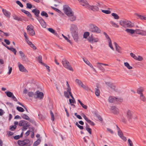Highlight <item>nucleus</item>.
<instances>
[{
	"label": "nucleus",
	"mask_w": 146,
	"mask_h": 146,
	"mask_svg": "<svg viewBox=\"0 0 146 146\" xmlns=\"http://www.w3.org/2000/svg\"><path fill=\"white\" fill-rule=\"evenodd\" d=\"M136 15L139 17V18L143 21H144L145 16L143 15H139L138 14H136Z\"/></svg>",
	"instance_id": "49"
},
{
	"label": "nucleus",
	"mask_w": 146,
	"mask_h": 146,
	"mask_svg": "<svg viewBox=\"0 0 146 146\" xmlns=\"http://www.w3.org/2000/svg\"><path fill=\"white\" fill-rule=\"evenodd\" d=\"M83 60L87 64L92 68L94 71L95 70V69L93 67L92 64L87 59L83 58Z\"/></svg>",
	"instance_id": "17"
},
{
	"label": "nucleus",
	"mask_w": 146,
	"mask_h": 146,
	"mask_svg": "<svg viewBox=\"0 0 146 146\" xmlns=\"http://www.w3.org/2000/svg\"><path fill=\"white\" fill-rule=\"evenodd\" d=\"M64 96L67 98H69V92L67 91H64Z\"/></svg>",
	"instance_id": "56"
},
{
	"label": "nucleus",
	"mask_w": 146,
	"mask_h": 146,
	"mask_svg": "<svg viewBox=\"0 0 146 146\" xmlns=\"http://www.w3.org/2000/svg\"><path fill=\"white\" fill-rule=\"evenodd\" d=\"M108 42L109 46L113 50H114V49L113 48L111 43V40H109V41H108Z\"/></svg>",
	"instance_id": "42"
},
{
	"label": "nucleus",
	"mask_w": 146,
	"mask_h": 146,
	"mask_svg": "<svg viewBox=\"0 0 146 146\" xmlns=\"http://www.w3.org/2000/svg\"><path fill=\"white\" fill-rule=\"evenodd\" d=\"M124 65L125 66L129 69H131L132 68V67L130 66L128 62H125L124 63Z\"/></svg>",
	"instance_id": "37"
},
{
	"label": "nucleus",
	"mask_w": 146,
	"mask_h": 146,
	"mask_svg": "<svg viewBox=\"0 0 146 146\" xmlns=\"http://www.w3.org/2000/svg\"><path fill=\"white\" fill-rule=\"evenodd\" d=\"M38 61L40 64H43L44 63L42 62V57L40 55H39L38 57Z\"/></svg>",
	"instance_id": "38"
},
{
	"label": "nucleus",
	"mask_w": 146,
	"mask_h": 146,
	"mask_svg": "<svg viewBox=\"0 0 146 146\" xmlns=\"http://www.w3.org/2000/svg\"><path fill=\"white\" fill-rule=\"evenodd\" d=\"M97 65V67L101 70L102 72H104L105 70L104 68L102 66V63L97 62L96 63Z\"/></svg>",
	"instance_id": "20"
},
{
	"label": "nucleus",
	"mask_w": 146,
	"mask_h": 146,
	"mask_svg": "<svg viewBox=\"0 0 146 146\" xmlns=\"http://www.w3.org/2000/svg\"><path fill=\"white\" fill-rule=\"evenodd\" d=\"M86 130L90 134H92V129L91 128L88 127L87 126L86 127Z\"/></svg>",
	"instance_id": "62"
},
{
	"label": "nucleus",
	"mask_w": 146,
	"mask_h": 146,
	"mask_svg": "<svg viewBox=\"0 0 146 146\" xmlns=\"http://www.w3.org/2000/svg\"><path fill=\"white\" fill-rule=\"evenodd\" d=\"M63 10L64 13L67 16L72 13L73 11L71 8L67 5H64Z\"/></svg>",
	"instance_id": "5"
},
{
	"label": "nucleus",
	"mask_w": 146,
	"mask_h": 146,
	"mask_svg": "<svg viewBox=\"0 0 146 146\" xmlns=\"http://www.w3.org/2000/svg\"><path fill=\"white\" fill-rule=\"evenodd\" d=\"M28 95L29 97H32L34 96L35 94H34L33 92H31L28 93Z\"/></svg>",
	"instance_id": "59"
},
{
	"label": "nucleus",
	"mask_w": 146,
	"mask_h": 146,
	"mask_svg": "<svg viewBox=\"0 0 146 146\" xmlns=\"http://www.w3.org/2000/svg\"><path fill=\"white\" fill-rule=\"evenodd\" d=\"M67 16L69 17V20L71 21H73L76 20V16L74 15V12Z\"/></svg>",
	"instance_id": "11"
},
{
	"label": "nucleus",
	"mask_w": 146,
	"mask_h": 146,
	"mask_svg": "<svg viewBox=\"0 0 146 146\" xmlns=\"http://www.w3.org/2000/svg\"><path fill=\"white\" fill-rule=\"evenodd\" d=\"M29 126V124L28 122H27V123H26L23 126V130L25 131L27 129L28 127Z\"/></svg>",
	"instance_id": "44"
},
{
	"label": "nucleus",
	"mask_w": 146,
	"mask_h": 146,
	"mask_svg": "<svg viewBox=\"0 0 146 146\" xmlns=\"http://www.w3.org/2000/svg\"><path fill=\"white\" fill-rule=\"evenodd\" d=\"M70 31L71 34L78 32V29L77 26L75 24H71L70 26Z\"/></svg>",
	"instance_id": "7"
},
{
	"label": "nucleus",
	"mask_w": 146,
	"mask_h": 146,
	"mask_svg": "<svg viewBox=\"0 0 146 146\" xmlns=\"http://www.w3.org/2000/svg\"><path fill=\"white\" fill-rule=\"evenodd\" d=\"M110 23L112 26L114 27L118 28L119 27V25L117 24L114 23L113 21H110Z\"/></svg>",
	"instance_id": "35"
},
{
	"label": "nucleus",
	"mask_w": 146,
	"mask_h": 146,
	"mask_svg": "<svg viewBox=\"0 0 146 146\" xmlns=\"http://www.w3.org/2000/svg\"><path fill=\"white\" fill-rule=\"evenodd\" d=\"M140 100L143 102L146 100V99L143 94L140 95Z\"/></svg>",
	"instance_id": "41"
},
{
	"label": "nucleus",
	"mask_w": 146,
	"mask_h": 146,
	"mask_svg": "<svg viewBox=\"0 0 146 146\" xmlns=\"http://www.w3.org/2000/svg\"><path fill=\"white\" fill-rule=\"evenodd\" d=\"M29 142V141L28 140H25L22 141L19 140L18 141V144L19 145L23 146L28 144Z\"/></svg>",
	"instance_id": "12"
},
{
	"label": "nucleus",
	"mask_w": 146,
	"mask_h": 146,
	"mask_svg": "<svg viewBox=\"0 0 146 146\" xmlns=\"http://www.w3.org/2000/svg\"><path fill=\"white\" fill-rule=\"evenodd\" d=\"M5 93L7 96L9 97H11L13 95V93L10 92H6Z\"/></svg>",
	"instance_id": "45"
},
{
	"label": "nucleus",
	"mask_w": 146,
	"mask_h": 146,
	"mask_svg": "<svg viewBox=\"0 0 146 146\" xmlns=\"http://www.w3.org/2000/svg\"><path fill=\"white\" fill-rule=\"evenodd\" d=\"M21 116L22 118L26 120H29V117L26 114L23 113L21 114Z\"/></svg>",
	"instance_id": "33"
},
{
	"label": "nucleus",
	"mask_w": 146,
	"mask_h": 146,
	"mask_svg": "<svg viewBox=\"0 0 146 146\" xmlns=\"http://www.w3.org/2000/svg\"><path fill=\"white\" fill-rule=\"evenodd\" d=\"M114 44L116 50L119 52H121V48L119 46L117 43L115 42H114Z\"/></svg>",
	"instance_id": "29"
},
{
	"label": "nucleus",
	"mask_w": 146,
	"mask_h": 146,
	"mask_svg": "<svg viewBox=\"0 0 146 146\" xmlns=\"http://www.w3.org/2000/svg\"><path fill=\"white\" fill-rule=\"evenodd\" d=\"M86 121H87L89 124L92 126H94L95 125L94 123L92 121H91L90 120L86 118Z\"/></svg>",
	"instance_id": "46"
},
{
	"label": "nucleus",
	"mask_w": 146,
	"mask_h": 146,
	"mask_svg": "<svg viewBox=\"0 0 146 146\" xmlns=\"http://www.w3.org/2000/svg\"><path fill=\"white\" fill-rule=\"evenodd\" d=\"M32 12L34 13V14L37 17H38L40 13V11L39 10L36 9L33 10Z\"/></svg>",
	"instance_id": "25"
},
{
	"label": "nucleus",
	"mask_w": 146,
	"mask_h": 146,
	"mask_svg": "<svg viewBox=\"0 0 146 146\" xmlns=\"http://www.w3.org/2000/svg\"><path fill=\"white\" fill-rule=\"evenodd\" d=\"M89 27L90 31L92 32L97 33H101V31L100 29L94 24H90L89 25Z\"/></svg>",
	"instance_id": "1"
},
{
	"label": "nucleus",
	"mask_w": 146,
	"mask_h": 146,
	"mask_svg": "<svg viewBox=\"0 0 146 146\" xmlns=\"http://www.w3.org/2000/svg\"><path fill=\"white\" fill-rule=\"evenodd\" d=\"M71 34L74 38V40L76 42H77L78 41L79 38L78 32L76 33H73V34Z\"/></svg>",
	"instance_id": "19"
},
{
	"label": "nucleus",
	"mask_w": 146,
	"mask_h": 146,
	"mask_svg": "<svg viewBox=\"0 0 146 146\" xmlns=\"http://www.w3.org/2000/svg\"><path fill=\"white\" fill-rule=\"evenodd\" d=\"M9 50L12 51L15 55L16 54L17 51L15 49L13 48L10 47V48Z\"/></svg>",
	"instance_id": "55"
},
{
	"label": "nucleus",
	"mask_w": 146,
	"mask_h": 146,
	"mask_svg": "<svg viewBox=\"0 0 146 146\" xmlns=\"http://www.w3.org/2000/svg\"><path fill=\"white\" fill-rule=\"evenodd\" d=\"M80 4L85 8L88 9L89 8V4L86 0H78Z\"/></svg>",
	"instance_id": "8"
},
{
	"label": "nucleus",
	"mask_w": 146,
	"mask_h": 146,
	"mask_svg": "<svg viewBox=\"0 0 146 146\" xmlns=\"http://www.w3.org/2000/svg\"><path fill=\"white\" fill-rule=\"evenodd\" d=\"M109 102L110 103H113L117 101V99L113 96H110L108 99Z\"/></svg>",
	"instance_id": "23"
},
{
	"label": "nucleus",
	"mask_w": 146,
	"mask_h": 146,
	"mask_svg": "<svg viewBox=\"0 0 146 146\" xmlns=\"http://www.w3.org/2000/svg\"><path fill=\"white\" fill-rule=\"evenodd\" d=\"M90 33L89 32H85L83 35V37L84 38H86L89 35Z\"/></svg>",
	"instance_id": "48"
},
{
	"label": "nucleus",
	"mask_w": 146,
	"mask_h": 146,
	"mask_svg": "<svg viewBox=\"0 0 146 146\" xmlns=\"http://www.w3.org/2000/svg\"><path fill=\"white\" fill-rule=\"evenodd\" d=\"M143 59V58L142 56H137L136 60L139 61H141Z\"/></svg>",
	"instance_id": "53"
},
{
	"label": "nucleus",
	"mask_w": 146,
	"mask_h": 146,
	"mask_svg": "<svg viewBox=\"0 0 146 146\" xmlns=\"http://www.w3.org/2000/svg\"><path fill=\"white\" fill-rule=\"evenodd\" d=\"M51 33L54 34L55 35L58 37V35L57 33L55 31L51 28H48L47 29Z\"/></svg>",
	"instance_id": "24"
},
{
	"label": "nucleus",
	"mask_w": 146,
	"mask_h": 146,
	"mask_svg": "<svg viewBox=\"0 0 146 146\" xmlns=\"http://www.w3.org/2000/svg\"><path fill=\"white\" fill-rule=\"evenodd\" d=\"M63 38L65 39L68 42L71 43V42L70 40L68 39L67 37L64 35L63 34L62 35Z\"/></svg>",
	"instance_id": "57"
},
{
	"label": "nucleus",
	"mask_w": 146,
	"mask_h": 146,
	"mask_svg": "<svg viewBox=\"0 0 146 146\" xmlns=\"http://www.w3.org/2000/svg\"><path fill=\"white\" fill-rule=\"evenodd\" d=\"M117 130L118 131V135L123 140L126 141V139L125 137H124L123 135V134L122 133V131L120 130V129L118 127L117 125H116Z\"/></svg>",
	"instance_id": "9"
},
{
	"label": "nucleus",
	"mask_w": 146,
	"mask_h": 146,
	"mask_svg": "<svg viewBox=\"0 0 146 146\" xmlns=\"http://www.w3.org/2000/svg\"><path fill=\"white\" fill-rule=\"evenodd\" d=\"M126 20H121L119 21V24L123 27H126Z\"/></svg>",
	"instance_id": "27"
},
{
	"label": "nucleus",
	"mask_w": 146,
	"mask_h": 146,
	"mask_svg": "<svg viewBox=\"0 0 146 146\" xmlns=\"http://www.w3.org/2000/svg\"><path fill=\"white\" fill-rule=\"evenodd\" d=\"M40 140H38L35 141L33 144V146H37L40 143Z\"/></svg>",
	"instance_id": "52"
},
{
	"label": "nucleus",
	"mask_w": 146,
	"mask_h": 146,
	"mask_svg": "<svg viewBox=\"0 0 146 146\" xmlns=\"http://www.w3.org/2000/svg\"><path fill=\"white\" fill-rule=\"evenodd\" d=\"M16 3L19 5L20 7H23V5L21 3V2L19 1H17L16 2Z\"/></svg>",
	"instance_id": "63"
},
{
	"label": "nucleus",
	"mask_w": 146,
	"mask_h": 146,
	"mask_svg": "<svg viewBox=\"0 0 146 146\" xmlns=\"http://www.w3.org/2000/svg\"><path fill=\"white\" fill-rule=\"evenodd\" d=\"M24 36L25 38V40L27 42V43L32 48L34 49H36V47L33 44L32 42L29 40V38L28 37L27 33L25 32H24L23 33Z\"/></svg>",
	"instance_id": "4"
},
{
	"label": "nucleus",
	"mask_w": 146,
	"mask_h": 146,
	"mask_svg": "<svg viewBox=\"0 0 146 146\" xmlns=\"http://www.w3.org/2000/svg\"><path fill=\"white\" fill-rule=\"evenodd\" d=\"M125 31L127 33H130L131 34H133L135 33V31L132 29H126Z\"/></svg>",
	"instance_id": "32"
},
{
	"label": "nucleus",
	"mask_w": 146,
	"mask_h": 146,
	"mask_svg": "<svg viewBox=\"0 0 146 146\" xmlns=\"http://www.w3.org/2000/svg\"><path fill=\"white\" fill-rule=\"evenodd\" d=\"M112 111L115 114H117L119 112L118 109L114 106H112L111 108Z\"/></svg>",
	"instance_id": "22"
},
{
	"label": "nucleus",
	"mask_w": 146,
	"mask_h": 146,
	"mask_svg": "<svg viewBox=\"0 0 146 146\" xmlns=\"http://www.w3.org/2000/svg\"><path fill=\"white\" fill-rule=\"evenodd\" d=\"M36 94L34 96V98H39L40 99H42L43 97V94L42 92H39V91L36 92Z\"/></svg>",
	"instance_id": "15"
},
{
	"label": "nucleus",
	"mask_w": 146,
	"mask_h": 146,
	"mask_svg": "<svg viewBox=\"0 0 146 146\" xmlns=\"http://www.w3.org/2000/svg\"><path fill=\"white\" fill-rule=\"evenodd\" d=\"M72 99H69V102L70 103H75V101L74 100V98L73 97V98L71 97Z\"/></svg>",
	"instance_id": "60"
},
{
	"label": "nucleus",
	"mask_w": 146,
	"mask_h": 146,
	"mask_svg": "<svg viewBox=\"0 0 146 146\" xmlns=\"http://www.w3.org/2000/svg\"><path fill=\"white\" fill-rule=\"evenodd\" d=\"M17 126L16 125H13L10 127V129L12 131H14L16 129Z\"/></svg>",
	"instance_id": "61"
},
{
	"label": "nucleus",
	"mask_w": 146,
	"mask_h": 146,
	"mask_svg": "<svg viewBox=\"0 0 146 146\" xmlns=\"http://www.w3.org/2000/svg\"><path fill=\"white\" fill-rule=\"evenodd\" d=\"M78 101L79 103L81 106L85 109H86L87 108V106L84 105L80 100H78Z\"/></svg>",
	"instance_id": "34"
},
{
	"label": "nucleus",
	"mask_w": 146,
	"mask_h": 146,
	"mask_svg": "<svg viewBox=\"0 0 146 146\" xmlns=\"http://www.w3.org/2000/svg\"><path fill=\"white\" fill-rule=\"evenodd\" d=\"M102 12L106 13V14H110L111 13V12L109 10H102Z\"/></svg>",
	"instance_id": "54"
},
{
	"label": "nucleus",
	"mask_w": 146,
	"mask_h": 146,
	"mask_svg": "<svg viewBox=\"0 0 146 146\" xmlns=\"http://www.w3.org/2000/svg\"><path fill=\"white\" fill-rule=\"evenodd\" d=\"M22 11L25 13L26 15H27V16L29 17H32V15L29 12V11H27L24 9L21 10Z\"/></svg>",
	"instance_id": "26"
},
{
	"label": "nucleus",
	"mask_w": 146,
	"mask_h": 146,
	"mask_svg": "<svg viewBox=\"0 0 146 146\" xmlns=\"http://www.w3.org/2000/svg\"><path fill=\"white\" fill-rule=\"evenodd\" d=\"M111 15L115 19H118L119 18V16L116 13H113L111 14Z\"/></svg>",
	"instance_id": "39"
},
{
	"label": "nucleus",
	"mask_w": 146,
	"mask_h": 146,
	"mask_svg": "<svg viewBox=\"0 0 146 146\" xmlns=\"http://www.w3.org/2000/svg\"><path fill=\"white\" fill-rule=\"evenodd\" d=\"M106 84L112 89H114L115 88V86H113L111 83L107 82L106 83Z\"/></svg>",
	"instance_id": "28"
},
{
	"label": "nucleus",
	"mask_w": 146,
	"mask_h": 146,
	"mask_svg": "<svg viewBox=\"0 0 146 146\" xmlns=\"http://www.w3.org/2000/svg\"><path fill=\"white\" fill-rule=\"evenodd\" d=\"M17 109L19 112H23L24 111V109L23 108L20 107H17Z\"/></svg>",
	"instance_id": "47"
},
{
	"label": "nucleus",
	"mask_w": 146,
	"mask_h": 146,
	"mask_svg": "<svg viewBox=\"0 0 146 146\" xmlns=\"http://www.w3.org/2000/svg\"><path fill=\"white\" fill-rule=\"evenodd\" d=\"M51 8L53 10H54V11H56L58 12V13H61V11L58 9L54 8V7L52 6L51 7Z\"/></svg>",
	"instance_id": "58"
},
{
	"label": "nucleus",
	"mask_w": 146,
	"mask_h": 146,
	"mask_svg": "<svg viewBox=\"0 0 146 146\" xmlns=\"http://www.w3.org/2000/svg\"><path fill=\"white\" fill-rule=\"evenodd\" d=\"M37 19L39 21L41 26L43 28H46V26L45 22L42 18L40 17H38L37 18Z\"/></svg>",
	"instance_id": "10"
},
{
	"label": "nucleus",
	"mask_w": 146,
	"mask_h": 146,
	"mask_svg": "<svg viewBox=\"0 0 146 146\" xmlns=\"http://www.w3.org/2000/svg\"><path fill=\"white\" fill-rule=\"evenodd\" d=\"M41 15L42 16H45L47 17H48V15L44 11H42L40 13Z\"/></svg>",
	"instance_id": "43"
},
{
	"label": "nucleus",
	"mask_w": 146,
	"mask_h": 146,
	"mask_svg": "<svg viewBox=\"0 0 146 146\" xmlns=\"http://www.w3.org/2000/svg\"><path fill=\"white\" fill-rule=\"evenodd\" d=\"M89 8L88 9L94 11H98L99 10V8L96 5H89Z\"/></svg>",
	"instance_id": "16"
},
{
	"label": "nucleus",
	"mask_w": 146,
	"mask_h": 146,
	"mask_svg": "<svg viewBox=\"0 0 146 146\" xmlns=\"http://www.w3.org/2000/svg\"><path fill=\"white\" fill-rule=\"evenodd\" d=\"M75 82L79 86H80L84 89L86 90H88L89 88L88 87L84 84L80 80L76 79L75 80Z\"/></svg>",
	"instance_id": "6"
},
{
	"label": "nucleus",
	"mask_w": 146,
	"mask_h": 146,
	"mask_svg": "<svg viewBox=\"0 0 146 146\" xmlns=\"http://www.w3.org/2000/svg\"><path fill=\"white\" fill-rule=\"evenodd\" d=\"M90 42L93 43V38L92 36H89L87 39Z\"/></svg>",
	"instance_id": "51"
},
{
	"label": "nucleus",
	"mask_w": 146,
	"mask_h": 146,
	"mask_svg": "<svg viewBox=\"0 0 146 146\" xmlns=\"http://www.w3.org/2000/svg\"><path fill=\"white\" fill-rule=\"evenodd\" d=\"M144 90L143 87H141L139 88H138L137 91V92L138 94H140L141 95V94H143L142 93V92Z\"/></svg>",
	"instance_id": "30"
},
{
	"label": "nucleus",
	"mask_w": 146,
	"mask_h": 146,
	"mask_svg": "<svg viewBox=\"0 0 146 146\" xmlns=\"http://www.w3.org/2000/svg\"><path fill=\"white\" fill-rule=\"evenodd\" d=\"M27 122L24 120H21L19 122V125L20 126H23L26 123H27Z\"/></svg>",
	"instance_id": "31"
},
{
	"label": "nucleus",
	"mask_w": 146,
	"mask_h": 146,
	"mask_svg": "<svg viewBox=\"0 0 146 146\" xmlns=\"http://www.w3.org/2000/svg\"><path fill=\"white\" fill-rule=\"evenodd\" d=\"M19 53L20 56L21 57V58L22 59H24L25 58V56L23 52L21 51H19Z\"/></svg>",
	"instance_id": "50"
},
{
	"label": "nucleus",
	"mask_w": 146,
	"mask_h": 146,
	"mask_svg": "<svg viewBox=\"0 0 146 146\" xmlns=\"http://www.w3.org/2000/svg\"><path fill=\"white\" fill-rule=\"evenodd\" d=\"M63 66L70 70L73 71V70L70 65L69 62L66 59H63L62 62Z\"/></svg>",
	"instance_id": "3"
},
{
	"label": "nucleus",
	"mask_w": 146,
	"mask_h": 146,
	"mask_svg": "<svg viewBox=\"0 0 146 146\" xmlns=\"http://www.w3.org/2000/svg\"><path fill=\"white\" fill-rule=\"evenodd\" d=\"M66 91L68 92L69 95L71 97L73 98V96L71 92V89L70 87H67L66 89Z\"/></svg>",
	"instance_id": "40"
},
{
	"label": "nucleus",
	"mask_w": 146,
	"mask_h": 146,
	"mask_svg": "<svg viewBox=\"0 0 146 146\" xmlns=\"http://www.w3.org/2000/svg\"><path fill=\"white\" fill-rule=\"evenodd\" d=\"M34 27L31 25H28L27 27V30L28 34L31 36H33L35 35L34 29Z\"/></svg>",
	"instance_id": "2"
},
{
	"label": "nucleus",
	"mask_w": 146,
	"mask_h": 146,
	"mask_svg": "<svg viewBox=\"0 0 146 146\" xmlns=\"http://www.w3.org/2000/svg\"><path fill=\"white\" fill-rule=\"evenodd\" d=\"M126 27H131L132 26L131 23L128 20L126 21Z\"/></svg>",
	"instance_id": "36"
},
{
	"label": "nucleus",
	"mask_w": 146,
	"mask_h": 146,
	"mask_svg": "<svg viewBox=\"0 0 146 146\" xmlns=\"http://www.w3.org/2000/svg\"><path fill=\"white\" fill-rule=\"evenodd\" d=\"M135 33L142 36H146V30L144 31L140 29H137L135 30Z\"/></svg>",
	"instance_id": "14"
},
{
	"label": "nucleus",
	"mask_w": 146,
	"mask_h": 146,
	"mask_svg": "<svg viewBox=\"0 0 146 146\" xmlns=\"http://www.w3.org/2000/svg\"><path fill=\"white\" fill-rule=\"evenodd\" d=\"M18 65L19 66V70L23 72H26L27 71V70L22 64H20L19 63H18Z\"/></svg>",
	"instance_id": "18"
},
{
	"label": "nucleus",
	"mask_w": 146,
	"mask_h": 146,
	"mask_svg": "<svg viewBox=\"0 0 146 146\" xmlns=\"http://www.w3.org/2000/svg\"><path fill=\"white\" fill-rule=\"evenodd\" d=\"M5 16L8 17L9 18L10 17L11 13L8 11H7L6 10L3 9L2 10Z\"/></svg>",
	"instance_id": "21"
},
{
	"label": "nucleus",
	"mask_w": 146,
	"mask_h": 146,
	"mask_svg": "<svg viewBox=\"0 0 146 146\" xmlns=\"http://www.w3.org/2000/svg\"><path fill=\"white\" fill-rule=\"evenodd\" d=\"M128 142L129 143V146H133V144L132 142L129 139H128Z\"/></svg>",
	"instance_id": "64"
},
{
	"label": "nucleus",
	"mask_w": 146,
	"mask_h": 146,
	"mask_svg": "<svg viewBox=\"0 0 146 146\" xmlns=\"http://www.w3.org/2000/svg\"><path fill=\"white\" fill-rule=\"evenodd\" d=\"M126 116L128 120L131 121L133 117L132 112L130 110H128L127 112Z\"/></svg>",
	"instance_id": "13"
}]
</instances>
